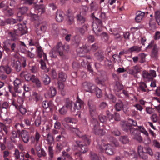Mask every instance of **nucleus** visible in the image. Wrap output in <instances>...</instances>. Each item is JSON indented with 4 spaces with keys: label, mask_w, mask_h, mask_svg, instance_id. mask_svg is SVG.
Returning <instances> with one entry per match:
<instances>
[{
    "label": "nucleus",
    "mask_w": 160,
    "mask_h": 160,
    "mask_svg": "<svg viewBox=\"0 0 160 160\" xmlns=\"http://www.w3.org/2000/svg\"><path fill=\"white\" fill-rule=\"evenodd\" d=\"M65 48L68 49L69 46L68 45H63L61 42H58L56 47L53 48L50 52L51 57L55 58L59 54L63 59L65 58L67 56L65 51Z\"/></svg>",
    "instance_id": "f257e3e1"
},
{
    "label": "nucleus",
    "mask_w": 160,
    "mask_h": 160,
    "mask_svg": "<svg viewBox=\"0 0 160 160\" xmlns=\"http://www.w3.org/2000/svg\"><path fill=\"white\" fill-rule=\"evenodd\" d=\"M138 152L139 157L143 160H146L148 158L147 154L151 156H152L153 152L148 146L144 147L143 148L141 145L139 146L138 148Z\"/></svg>",
    "instance_id": "f03ea898"
},
{
    "label": "nucleus",
    "mask_w": 160,
    "mask_h": 160,
    "mask_svg": "<svg viewBox=\"0 0 160 160\" xmlns=\"http://www.w3.org/2000/svg\"><path fill=\"white\" fill-rule=\"evenodd\" d=\"M90 126L96 135H103L105 134V132L103 129L99 128V124L97 119L92 118L91 120Z\"/></svg>",
    "instance_id": "7ed1b4c3"
},
{
    "label": "nucleus",
    "mask_w": 160,
    "mask_h": 160,
    "mask_svg": "<svg viewBox=\"0 0 160 160\" xmlns=\"http://www.w3.org/2000/svg\"><path fill=\"white\" fill-rule=\"evenodd\" d=\"M72 148L73 150H78L83 153H86L88 150V146L79 140H76L73 142Z\"/></svg>",
    "instance_id": "20e7f679"
},
{
    "label": "nucleus",
    "mask_w": 160,
    "mask_h": 160,
    "mask_svg": "<svg viewBox=\"0 0 160 160\" xmlns=\"http://www.w3.org/2000/svg\"><path fill=\"white\" fill-rule=\"evenodd\" d=\"M95 22L92 25L93 30L96 35L98 36L101 35L100 32L102 30V22L98 18L95 17Z\"/></svg>",
    "instance_id": "39448f33"
},
{
    "label": "nucleus",
    "mask_w": 160,
    "mask_h": 160,
    "mask_svg": "<svg viewBox=\"0 0 160 160\" xmlns=\"http://www.w3.org/2000/svg\"><path fill=\"white\" fill-rule=\"evenodd\" d=\"M97 148L101 152L105 150L106 153L109 155H112L115 152L114 147L110 144H103L102 146L99 144L97 146Z\"/></svg>",
    "instance_id": "423d86ee"
},
{
    "label": "nucleus",
    "mask_w": 160,
    "mask_h": 160,
    "mask_svg": "<svg viewBox=\"0 0 160 160\" xmlns=\"http://www.w3.org/2000/svg\"><path fill=\"white\" fill-rule=\"evenodd\" d=\"M14 31H16V34L20 36L25 34L27 32L26 24H18L14 27Z\"/></svg>",
    "instance_id": "0eeeda50"
},
{
    "label": "nucleus",
    "mask_w": 160,
    "mask_h": 160,
    "mask_svg": "<svg viewBox=\"0 0 160 160\" xmlns=\"http://www.w3.org/2000/svg\"><path fill=\"white\" fill-rule=\"evenodd\" d=\"M147 49H152L151 56L155 59H157L158 56V48L157 45L154 44L153 42H151L146 47Z\"/></svg>",
    "instance_id": "6e6552de"
},
{
    "label": "nucleus",
    "mask_w": 160,
    "mask_h": 160,
    "mask_svg": "<svg viewBox=\"0 0 160 160\" xmlns=\"http://www.w3.org/2000/svg\"><path fill=\"white\" fill-rule=\"evenodd\" d=\"M18 12L17 20L20 21L23 19L22 15L26 13L28 10V8L25 6H18L17 8Z\"/></svg>",
    "instance_id": "1a4fd4ad"
},
{
    "label": "nucleus",
    "mask_w": 160,
    "mask_h": 160,
    "mask_svg": "<svg viewBox=\"0 0 160 160\" xmlns=\"http://www.w3.org/2000/svg\"><path fill=\"white\" fill-rule=\"evenodd\" d=\"M142 76L145 81H152L153 77L156 76V72L154 70H150L149 72L146 70H144L142 72Z\"/></svg>",
    "instance_id": "9d476101"
},
{
    "label": "nucleus",
    "mask_w": 160,
    "mask_h": 160,
    "mask_svg": "<svg viewBox=\"0 0 160 160\" xmlns=\"http://www.w3.org/2000/svg\"><path fill=\"white\" fill-rule=\"evenodd\" d=\"M18 56L15 54L13 57L11 59V61L14 64L13 67L17 72H19L21 69V64L20 62L18 60Z\"/></svg>",
    "instance_id": "9b49d317"
},
{
    "label": "nucleus",
    "mask_w": 160,
    "mask_h": 160,
    "mask_svg": "<svg viewBox=\"0 0 160 160\" xmlns=\"http://www.w3.org/2000/svg\"><path fill=\"white\" fill-rule=\"evenodd\" d=\"M122 129L125 132L127 133H130V134H133L135 129H133L132 126L129 122H124L122 125Z\"/></svg>",
    "instance_id": "f8f14e48"
},
{
    "label": "nucleus",
    "mask_w": 160,
    "mask_h": 160,
    "mask_svg": "<svg viewBox=\"0 0 160 160\" xmlns=\"http://www.w3.org/2000/svg\"><path fill=\"white\" fill-rule=\"evenodd\" d=\"M82 86L85 90L91 93L94 92L95 88V86L90 82H85L83 83Z\"/></svg>",
    "instance_id": "ddd939ff"
},
{
    "label": "nucleus",
    "mask_w": 160,
    "mask_h": 160,
    "mask_svg": "<svg viewBox=\"0 0 160 160\" xmlns=\"http://www.w3.org/2000/svg\"><path fill=\"white\" fill-rule=\"evenodd\" d=\"M14 84L13 90L15 92L21 93V88L22 87L21 81L18 78H16L13 82Z\"/></svg>",
    "instance_id": "4468645a"
},
{
    "label": "nucleus",
    "mask_w": 160,
    "mask_h": 160,
    "mask_svg": "<svg viewBox=\"0 0 160 160\" xmlns=\"http://www.w3.org/2000/svg\"><path fill=\"white\" fill-rule=\"evenodd\" d=\"M65 127L71 132L75 134L79 137L81 138L82 137V133L79 130L78 128L71 127L68 125L65 126Z\"/></svg>",
    "instance_id": "2eb2a0df"
},
{
    "label": "nucleus",
    "mask_w": 160,
    "mask_h": 160,
    "mask_svg": "<svg viewBox=\"0 0 160 160\" xmlns=\"http://www.w3.org/2000/svg\"><path fill=\"white\" fill-rule=\"evenodd\" d=\"M141 67L138 65L133 66L132 68L128 69L127 72L129 74L136 76L137 73L141 71Z\"/></svg>",
    "instance_id": "dca6fc26"
},
{
    "label": "nucleus",
    "mask_w": 160,
    "mask_h": 160,
    "mask_svg": "<svg viewBox=\"0 0 160 160\" xmlns=\"http://www.w3.org/2000/svg\"><path fill=\"white\" fill-rule=\"evenodd\" d=\"M20 133L22 141L25 143H27L29 140V135L28 132L26 130H22Z\"/></svg>",
    "instance_id": "f3484780"
},
{
    "label": "nucleus",
    "mask_w": 160,
    "mask_h": 160,
    "mask_svg": "<svg viewBox=\"0 0 160 160\" xmlns=\"http://www.w3.org/2000/svg\"><path fill=\"white\" fill-rule=\"evenodd\" d=\"M90 113L91 115L95 113L96 111V106L93 102L91 100H89L88 103Z\"/></svg>",
    "instance_id": "a211bd4d"
},
{
    "label": "nucleus",
    "mask_w": 160,
    "mask_h": 160,
    "mask_svg": "<svg viewBox=\"0 0 160 160\" xmlns=\"http://www.w3.org/2000/svg\"><path fill=\"white\" fill-rule=\"evenodd\" d=\"M41 135L37 130L35 131V133L34 136L31 137V143L33 144L35 142L38 143L39 141Z\"/></svg>",
    "instance_id": "6ab92c4d"
},
{
    "label": "nucleus",
    "mask_w": 160,
    "mask_h": 160,
    "mask_svg": "<svg viewBox=\"0 0 160 160\" xmlns=\"http://www.w3.org/2000/svg\"><path fill=\"white\" fill-rule=\"evenodd\" d=\"M8 131L6 126L3 123H0V138L2 139V136H5L8 133Z\"/></svg>",
    "instance_id": "aec40b11"
},
{
    "label": "nucleus",
    "mask_w": 160,
    "mask_h": 160,
    "mask_svg": "<svg viewBox=\"0 0 160 160\" xmlns=\"http://www.w3.org/2000/svg\"><path fill=\"white\" fill-rule=\"evenodd\" d=\"M26 72L24 71L22 72L20 74L21 77L24 78L27 81H28L31 80L32 81V78L34 77V75H31L29 73H25Z\"/></svg>",
    "instance_id": "412c9836"
},
{
    "label": "nucleus",
    "mask_w": 160,
    "mask_h": 160,
    "mask_svg": "<svg viewBox=\"0 0 160 160\" xmlns=\"http://www.w3.org/2000/svg\"><path fill=\"white\" fill-rule=\"evenodd\" d=\"M63 12L60 10H58L56 13V19L58 22H61L64 19Z\"/></svg>",
    "instance_id": "4be33fe9"
},
{
    "label": "nucleus",
    "mask_w": 160,
    "mask_h": 160,
    "mask_svg": "<svg viewBox=\"0 0 160 160\" xmlns=\"http://www.w3.org/2000/svg\"><path fill=\"white\" fill-rule=\"evenodd\" d=\"M145 14L144 12L138 11L136 13L135 20L137 22H140L142 20Z\"/></svg>",
    "instance_id": "5701e85b"
},
{
    "label": "nucleus",
    "mask_w": 160,
    "mask_h": 160,
    "mask_svg": "<svg viewBox=\"0 0 160 160\" xmlns=\"http://www.w3.org/2000/svg\"><path fill=\"white\" fill-rule=\"evenodd\" d=\"M138 90L142 92H147L151 90H149L147 87L146 84L143 82H142L139 84V87Z\"/></svg>",
    "instance_id": "b1692460"
},
{
    "label": "nucleus",
    "mask_w": 160,
    "mask_h": 160,
    "mask_svg": "<svg viewBox=\"0 0 160 160\" xmlns=\"http://www.w3.org/2000/svg\"><path fill=\"white\" fill-rule=\"evenodd\" d=\"M131 135L133 139L140 142L142 141L143 138L141 137L140 133H135V131H134L133 133V134H131Z\"/></svg>",
    "instance_id": "393cba45"
},
{
    "label": "nucleus",
    "mask_w": 160,
    "mask_h": 160,
    "mask_svg": "<svg viewBox=\"0 0 160 160\" xmlns=\"http://www.w3.org/2000/svg\"><path fill=\"white\" fill-rule=\"evenodd\" d=\"M58 87L59 91L60 92L61 94L62 95H65V93L64 90L65 85L63 82H61L60 81H58Z\"/></svg>",
    "instance_id": "a878e982"
},
{
    "label": "nucleus",
    "mask_w": 160,
    "mask_h": 160,
    "mask_svg": "<svg viewBox=\"0 0 160 160\" xmlns=\"http://www.w3.org/2000/svg\"><path fill=\"white\" fill-rule=\"evenodd\" d=\"M83 105V102L81 100H78L74 103V106L73 110H74V112L76 110H80Z\"/></svg>",
    "instance_id": "bb28decb"
},
{
    "label": "nucleus",
    "mask_w": 160,
    "mask_h": 160,
    "mask_svg": "<svg viewBox=\"0 0 160 160\" xmlns=\"http://www.w3.org/2000/svg\"><path fill=\"white\" fill-rule=\"evenodd\" d=\"M85 16L80 14L77 15V19L79 24L82 25L86 21Z\"/></svg>",
    "instance_id": "cd10ccee"
},
{
    "label": "nucleus",
    "mask_w": 160,
    "mask_h": 160,
    "mask_svg": "<svg viewBox=\"0 0 160 160\" xmlns=\"http://www.w3.org/2000/svg\"><path fill=\"white\" fill-rule=\"evenodd\" d=\"M94 55L96 59L100 62L102 61L104 57L103 53L101 51L96 52Z\"/></svg>",
    "instance_id": "c85d7f7f"
},
{
    "label": "nucleus",
    "mask_w": 160,
    "mask_h": 160,
    "mask_svg": "<svg viewBox=\"0 0 160 160\" xmlns=\"http://www.w3.org/2000/svg\"><path fill=\"white\" fill-rule=\"evenodd\" d=\"M67 78V76L64 72H61L58 74V81L64 82L66 81Z\"/></svg>",
    "instance_id": "c756f323"
},
{
    "label": "nucleus",
    "mask_w": 160,
    "mask_h": 160,
    "mask_svg": "<svg viewBox=\"0 0 160 160\" xmlns=\"http://www.w3.org/2000/svg\"><path fill=\"white\" fill-rule=\"evenodd\" d=\"M122 88V85L119 82H117L114 86V90L116 94H117V93L120 92Z\"/></svg>",
    "instance_id": "7c9ffc66"
},
{
    "label": "nucleus",
    "mask_w": 160,
    "mask_h": 160,
    "mask_svg": "<svg viewBox=\"0 0 160 160\" xmlns=\"http://www.w3.org/2000/svg\"><path fill=\"white\" fill-rule=\"evenodd\" d=\"M10 45L12 51L17 52L18 51V44L16 42L8 43Z\"/></svg>",
    "instance_id": "2f4dec72"
},
{
    "label": "nucleus",
    "mask_w": 160,
    "mask_h": 160,
    "mask_svg": "<svg viewBox=\"0 0 160 160\" xmlns=\"http://www.w3.org/2000/svg\"><path fill=\"white\" fill-rule=\"evenodd\" d=\"M88 27V25H83L82 28H76L77 31L80 34L83 35L85 31L87 30Z\"/></svg>",
    "instance_id": "473e14b6"
},
{
    "label": "nucleus",
    "mask_w": 160,
    "mask_h": 160,
    "mask_svg": "<svg viewBox=\"0 0 160 160\" xmlns=\"http://www.w3.org/2000/svg\"><path fill=\"white\" fill-rule=\"evenodd\" d=\"M91 60V57L89 56H86L84 57L82 59V61L81 62V64L83 67H86L87 63H89Z\"/></svg>",
    "instance_id": "72a5a7b5"
},
{
    "label": "nucleus",
    "mask_w": 160,
    "mask_h": 160,
    "mask_svg": "<svg viewBox=\"0 0 160 160\" xmlns=\"http://www.w3.org/2000/svg\"><path fill=\"white\" fill-rule=\"evenodd\" d=\"M72 101L70 100L68 98H66L65 104L64 106L66 107L68 109H70L72 112H74V110H73V109L72 108Z\"/></svg>",
    "instance_id": "f704fd0d"
},
{
    "label": "nucleus",
    "mask_w": 160,
    "mask_h": 160,
    "mask_svg": "<svg viewBox=\"0 0 160 160\" xmlns=\"http://www.w3.org/2000/svg\"><path fill=\"white\" fill-rule=\"evenodd\" d=\"M42 79L43 83L46 85H48L51 81L50 78L46 74L43 75Z\"/></svg>",
    "instance_id": "c9c22d12"
},
{
    "label": "nucleus",
    "mask_w": 160,
    "mask_h": 160,
    "mask_svg": "<svg viewBox=\"0 0 160 160\" xmlns=\"http://www.w3.org/2000/svg\"><path fill=\"white\" fill-rule=\"evenodd\" d=\"M123 104L122 102L121 101H119L115 106V109L117 111H119L123 108Z\"/></svg>",
    "instance_id": "e433bc0d"
},
{
    "label": "nucleus",
    "mask_w": 160,
    "mask_h": 160,
    "mask_svg": "<svg viewBox=\"0 0 160 160\" xmlns=\"http://www.w3.org/2000/svg\"><path fill=\"white\" fill-rule=\"evenodd\" d=\"M88 10V8L87 6H82L80 8V13L79 14L85 16Z\"/></svg>",
    "instance_id": "4c0bfd02"
},
{
    "label": "nucleus",
    "mask_w": 160,
    "mask_h": 160,
    "mask_svg": "<svg viewBox=\"0 0 160 160\" xmlns=\"http://www.w3.org/2000/svg\"><path fill=\"white\" fill-rule=\"evenodd\" d=\"M119 140L122 143L125 144L128 143L129 141L128 137L126 135L120 136L119 138Z\"/></svg>",
    "instance_id": "58836bf2"
},
{
    "label": "nucleus",
    "mask_w": 160,
    "mask_h": 160,
    "mask_svg": "<svg viewBox=\"0 0 160 160\" xmlns=\"http://www.w3.org/2000/svg\"><path fill=\"white\" fill-rule=\"evenodd\" d=\"M32 82L35 83L37 87L39 88L41 87V83L39 79L35 76L32 78Z\"/></svg>",
    "instance_id": "ea45409f"
},
{
    "label": "nucleus",
    "mask_w": 160,
    "mask_h": 160,
    "mask_svg": "<svg viewBox=\"0 0 160 160\" xmlns=\"http://www.w3.org/2000/svg\"><path fill=\"white\" fill-rule=\"evenodd\" d=\"M36 47L37 48L36 51L38 53V55L39 58H41L42 56V49L41 47L38 44L36 45Z\"/></svg>",
    "instance_id": "a19ab883"
},
{
    "label": "nucleus",
    "mask_w": 160,
    "mask_h": 160,
    "mask_svg": "<svg viewBox=\"0 0 160 160\" xmlns=\"http://www.w3.org/2000/svg\"><path fill=\"white\" fill-rule=\"evenodd\" d=\"M9 35L11 37V40L12 41H15L17 39L16 36H20L16 34V31H14V32H10L9 33Z\"/></svg>",
    "instance_id": "79ce46f5"
},
{
    "label": "nucleus",
    "mask_w": 160,
    "mask_h": 160,
    "mask_svg": "<svg viewBox=\"0 0 160 160\" xmlns=\"http://www.w3.org/2000/svg\"><path fill=\"white\" fill-rule=\"evenodd\" d=\"M138 131L145 135L147 137L148 136V133L144 127L142 126H138Z\"/></svg>",
    "instance_id": "37998d69"
},
{
    "label": "nucleus",
    "mask_w": 160,
    "mask_h": 160,
    "mask_svg": "<svg viewBox=\"0 0 160 160\" xmlns=\"http://www.w3.org/2000/svg\"><path fill=\"white\" fill-rule=\"evenodd\" d=\"M4 13L6 16L10 17L12 16L14 13L13 9H7L5 11Z\"/></svg>",
    "instance_id": "c03bdc74"
},
{
    "label": "nucleus",
    "mask_w": 160,
    "mask_h": 160,
    "mask_svg": "<svg viewBox=\"0 0 160 160\" xmlns=\"http://www.w3.org/2000/svg\"><path fill=\"white\" fill-rule=\"evenodd\" d=\"M82 138V139L84 140L85 144H84L85 145L87 146L88 145H89L90 143V140L89 138L85 135L84 136L82 135V137L81 138Z\"/></svg>",
    "instance_id": "a18cd8bd"
},
{
    "label": "nucleus",
    "mask_w": 160,
    "mask_h": 160,
    "mask_svg": "<svg viewBox=\"0 0 160 160\" xmlns=\"http://www.w3.org/2000/svg\"><path fill=\"white\" fill-rule=\"evenodd\" d=\"M36 154L39 158L44 157L46 154L45 151L43 149H42L41 151L37 152Z\"/></svg>",
    "instance_id": "49530a36"
},
{
    "label": "nucleus",
    "mask_w": 160,
    "mask_h": 160,
    "mask_svg": "<svg viewBox=\"0 0 160 160\" xmlns=\"http://www.w3.org/2000/svg\"><path fill=\"white\" fill-rule=\"evenodd\" d=\"M18 103L17 105L13 104L17 109L18 108V107L20 106H23V99L21 97H19L17 99Z\"/></svg>",
    "instance_id": "de8ad7c7"
},
{
    "label": "nucleus",
    "mask_w": 160,
    "mask_h": 160,
    "mask_svg": "<svg viewBox=\"0 0 160 160\" xmlns=\"http://www.w3.org/2000/svg\"><path fill=\"white\" fill-rule=\"evenodd\" d=\"M94 92H95L97 97L98 98H100L102 96L101 90L96 86Z\"/></svg>",
    "instance_id": "09e8293b"
},
{
    "label": "nucleus",
    "mask_w": 160,
    "mask_h": 160,
    "mask_svg": "<svg viewBox=\"0 0 160 160\" xmlns=\"http://www.w3.org/2000/svg\"><path fill=\"white\" fill-rule=\"evenodd\" d=\"M91 9L92 11H96L98 9V5L96 3L92 2L91 4Z\"/></svg>",
    "instance_id": "8fccbe9b"
},
{
    "label": "nucleus",
    "mask_w": 160,
    "mask_h": 160,
    "mask_svg": "<svg viewBox=\"0 0 160 160\" xmlns=\"http://www.w3.org/2000/svg\"><path fill=\"white\" fill-rule=\"evenodd\" d=\"M17 133L16 131H12L11 133V136L10 138L12 142H15V139L17 138Z\"/></svg>",
    "instance_id": "3c124183"
},
{
    "label": "nucleus",
    "mask_w": 160,
    "mask_h": 160,
    "mask_svg": "<svg viewBox=\"0 0 160 160\" xmlns=\"http://www.w3.org/2000/svg\"><path fill=\"white\" fill-rule=\"evenodd\" d=\"M62 156L66 157L68 160H69L73 158L72 156L64 150L62 152Z\"/></svg>",
    "instance_id": "603ef678"
},
{
    "label": "nucleus",
    "mask_w": 160,
    "mask_h": 160,
    "mask_svg": "<svg viewBox=\"0 0 160 160\" xmlns=\"http://www.w3.org/2000/svg\"><path fill=\"white\" fill-rule=\"evenodd\" d=\"M138 56L139 58V62L142 63L144 62L146 55L144 53H142L139 54Z\"/></svg>",
    "instance_id": "864d4df0"
},
{
    "label": "nucleus",
    "mask_w": 160,
    "mask_h": 160,
    "mask_svg": "<svg viewBox=\"0 0 160 160\" xmlns=\"http://www.w3.org/2000/svg\"><path fill=\"white\" fill-rule=\"evenodd\" d=\"M68 109L66 107L63 106L62 108L59 109V112L60 114L64 115L66 113Z\"/></svg>",
    "instance_id": "5fc2aeb1"
},
{
    "label": "nucleus",
    "mask_w": 160,
    "mask_h": 160,
    "mask_svg": "<svg viewBox=\"0 0 160 160\" xmlns=\"http://www.w3.org/2000/svg\"><path fill=\"white\" fill-rule=\"evenodd\" d=\"M98 118L100 121L102 123H105L107 121L106 117L103 115H100L98 116Z\"/></svg>",
    "instance_id": "6e6d98bb"
},
{
    "label": "nucleus",
    "mask_w": 160,
    "mask_h": 160,
    "mask_svg": "<svg viewBox=\"0 0 160 160\" xmlns=\"http://www.w3.org/2000/svg\"><path fill=\"white\" fill-rule=\"evenodd\" d=\"M47 140L49 143H52L54 141L53 136L50 133L48 134Z\"/></svg>",
    "instance_id": "4d7b16f0"
},
{
    "label": "nucleus",
    "mask_w": 160,
    "mask_h": 160,
    "mask_svg": "<svg viewBox=\"0 0 160 160\" xmlns=\"http://www.w3.org/2000/svg\"><path fill=\"white\" fill-rule=\"evenodd\" d=\"M4 72L8 74H9L12 71L11 68L8 65L4 66Z\"/></svg>",
    "instance_id": "13d9d810"
},
{
    "label": "nucleus",
    "mask_w": 160,
    "mask_h": 160,
    "mask_svg": "<svg viewBox=\"0 0 160 160\" xmlns=\"http://www.w3.org/2000/svg\"><path fill=\"white\" fill-rule=\"evenodd\" d=\"M105 64L107 67L111 68L112 67V63L110 60L107 59L104 61Z\"/></svg>",
    "instance_id": "bf43d9fd"
},
{
    "label": "nucleus",
    "mask_w": 160,
    "mask_h": 160,
    "mask_svg": "<svg viewBox=\"0 0 160 160\" xmlns=\"http://www.w3.org/2000/svg\"><path fill=\"white\" fill-rule=\"evenodd\" d=\"M20 112L22 114H24L26 113L27 110L26 108L23 106H20L18 107Z\"/></svg>",
    "instance_id": "052dcab7"
},
{
    "label": "nucleus",
    "mask_w": 160,
    "mask_h": 160,
    "mask_svg": "<svg viewBox=\"0 0 160 160\" xmlns=\"http://www.w3.org/2000/svg\"><path fill=\"white\" fill-rule=\"evenodd\" d=\"M22 152H20L19 150L17 149H15L14 150V153L13 154L14 157L16 159H18V157L21 154Z\"/></svg>",
    "instance_id": "680f3d73"
},
{
    "label": "nucleus",
    "mask_w": 160,
    "mask_h": 160,
    "mask_svg": "<svg viewBox=\"0 0 160 160\" xmlns=\"http://www.w3.org/2000/svg\"><path fill=\"white\" fill-rule=\"evenodd\" d=\"M90 158L91 160H99L98 155L94 152L91 153Z\"/></svg>",
    "instance_id": "e2e57ef3"
},
{
    "label": "nucleus",
    "mask_w": 160,
    "mask_h": 160,
    "mask_svg": "<svg viewBox=\"0 0 160 160\" xmlns=\"http://www.w3.org/2000/svg\"><path fill=\"white\" fill-rule=\"evenodd\" d=\"M111 133L113 135L117 136H119L121 134L120 131L116 128L112 130L111 131Z\"/></svg>",
    "instance_id": "0e129e2a"
},
{
    "label": "nucleus",
    "mask_w": 160,
    "mask_h": 160,
    "mask_svg": "<svg viewBox=\"0 0 160 160\" xmlns=\"http://www.w3.org/2000/svg\"><path fill=\"white\" fill-rule=\"evenodd\" d=\"M152 146L158 148H160V143L156 140H154L152 141Z\"/></svg>",
    "instance_id": "69168bd1"
},
{
    "label": "nucleus",
    "mask_w": 160,
    "mask_h": 160,
    "mask_svg": "<svg viewBox=\"0 0 160 160\" xmlns=\"http://www.w3.org/2000/svg\"><path fill=\"white\" fill-rule=\"evenodd\" d=\"M67 22L69 25L72 24L74 22V17L72 15L68 16L67 18Z\"/></svg>",
    "instance_id": "338daca9"
},
{
    "label": "nucleus",
    "mask_w": 160,
    "mask_h": 160,
    "mask_svg": "<svg viewBox=\"0 0 160 160\" xmlns=\"http://www.w3.org/2000/svg\"><path fill=\"white\" fill-rule=\"evenodd\" d=\"M49 92L51 93L52 96H53L56 94L57 92L55 88L53 87H50L49 91Z\"/></svg>",
    "instance_id": "774afa93"
}]
</instances>
